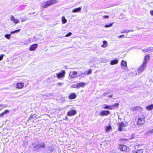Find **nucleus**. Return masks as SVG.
Returning a JSON list of instances; mask_svg holds the SVG:
<instances>
[{"mask_svg": "<svg viewBox=\"0 0 153 153\" xmlns=\"http://www.w3.org/2000/svg\"><path fill=\"white\" fill-rule=\"evenodd\" d=\"M77 111L76 110L71 109L68 111L67 115L68 116H71L75 115Z\"/></svg>", "mask_w": 153, "mask_h": 153, "instance_id": "nucleus-9", "label": "nucleus"}, {"mask_svg": "<svg viewBox=\"0 0 153 153\" xmlns=\"http://www.w3.org/2000/svg\"><path fill=\"white\" fill-rule=\"evenodd\" d=\"M104 18L108 19L109 18V16L108 15L103 16Z\"/></svg>", "mask_w": 153, "mask_h": 153, "instance_id": "nucleus-46", "label": "nucleus"}, {"mask_svg": "<svg viewBox=\"0 0 153 153\" xmlns=\"http://www.w3.org/2000/svg\"><path fill=\"white\" fill-rule=\"evenodd\" d=\"M38 14V13H37L36 14V15H37Z\"/></svg>", "mask_w": 153, "mask_h": 153, "instance_id": "nucleus-55", "label": "nucleus"}, {"mask_svg": "<svg viewBox=\"0 0 153 153\" xmlns=\"http://www.w3.org/2000/svg\"><path fill=\"white\" fill-rule=\"evenodd\" d=\"M146 52H149V51L152 52L153 51V48L152 47H149L146 48Z\"/></svg>", "mask_w": 153, "mask_h": 153, "instance_id": "nucleus-32", "label": "nucleus"}, {"mask_svg": "<svg viewBox=\"0 0 153 153\" xmlns=\"http://www.w3.org/2000/svg\"><path fill=\"white\" fill-rule=\"evenodd\" d=\"M150 13L152 16H153V10H152L150 11Z\"/></svg>", "mask_w": 153, "mask_h": 153, "instance_id": "nucleus-48", "label": "nucleus"}, {"mask_svg": "<svg viewBox=\"0 0 153 153\" xmlns=\"http://www.w3.org/2000/svg\"><path fill=\"white\" fill-rule=\"evenodd\" d=\"M65 70H62L59 73L56 74L57 77L59 79H61L62 78H64L65 75Z\"/></svg>", "mask_w": 153, "mask_h": 153, "instance_id": "nucleus-7", "label": "nucleus"}, {"mask_svg": "<svg viewBox=\"0 0 153 153\" xmlns=\"http://www.w3.org/2000/svg\"><path fill=\"white\" fill-rule=\"evenodd\" d=\"M135 134L133 133L131 135V138L133 139L135 138Z\"/></svg>", "mask_w": 153, "mask_h": 153, "instance_id": "nucleus-41", "label": "nucleus"}, {"mask_svg": "<svg viewBox=\"0 0 153 153\" xmlns=\"http://www.w3.org/2000/svg\"><path fill=\"white\" fill-rule=\"evenodd\" d=\"M91 72H92L91 70V69H89L88 70L86 71L85 72V74L86 73L87 74L89 75V74H91Z\"/></svg>", "mask_w": 153, "mask_h": 153, "instance_id": "nucleus-36", "label": "nucleus"}, {"mask_svg": "<svg viewBox=\"0 0 153 153\" xmlns=\"http://www.w3.org/2000/svg\"><path fill=\"white\" fill-rule=\"evenodd\" d=\"M118 60L117 59H114L111 60L110 62V64L111 65L117 64L118 63Z\"/></svg>", "mask_w": 153, "mask_h": 153, "instance_id": "nucleus-22", "label": "nucleus"}, {"mask_svg": "<svg viewBox=\"0 0 153 153\" xmlns=\"http://www.w3.org/2000/svg\"><path fill=\"white\" fill-rule=\"evenodd\" d=\"M21 30V29H19L17 30H15L14 31H12L10 32L11 34H14L15 33H19Z\"/></svg>", "mask_w": 153, "mask_h": 153, "instance_id": "nucleus-34", "label": "nucleus"}, {"mask_svg": "<svg viewBox=\"0 0 153 153\" xmlns=\"http://www.w3.org/2000/svg\"><path fill=\"white\" fill-rule=\"evenodd\" d=\"M142 51H143V52H145V51L146 52V49H142Z\"/></svg>", "mask_w": 153, "mask_h": 153, "instance_id": "nucleus-50", "label": "nucleus"}, {"mask_svg": "<svg viewBox=\"0 0 153 153\" xmlns=\"http://www.w3.org/2000/svg\"><path fill=\"white\" fill-rule=\"evenodd\" d=\"M21 19H22V22H25L28 19L23 18H21Z\"/></svg>", "mask_w": 153, "mask_h": 153, "instance_id": "nucleus-40", "label": "nucleus"}, {"mask_svg": "<svg viewBox=\"0 0 153 153\" xmlns=\"http://www.w3.org/2000/svg\"><path fill=\"white\" fill-rule=\"evenodd\" d=\"M141 109V108L139 106L131 107V110L133 111H140Z\"/></svg>", "mask_w": 153, "mask_h": 153, "instance_id": "nucleus-15", "label": "nucleus"}, {"mask_svg": "<svg viewBox=\"0 0 153 153\" xmlns=\"http://www.w3.org/2000/svg\"><path fill=\"white\" fill-rule=\"evenodd\" d=\"M110 114V112L109 110H102L99 114V115L102 117L106 116Z\"/></svg>", "mask_w": 153, "mask_h": 153, "instance_id": "nucleus-10", "label": "nucleus"}, {"mask_svg": "<svg viewBox=\"0 0 153 153\" xmlns=\"http://www.w3.org/2000/svg\"><path fill=\"white\" fill-rule=\"evenodd\" d=\"M145 118L143 115H139L138 120L136 122L137 124L139 126H142L145 123Z\"/></svg>", "mask_w": 153, "mask_h": 153, "instance_id": "nucleus-4", "label": "nucleus"}, {"mask_svg": "<svg viewBox=\"0 0 153 153\" xmlns=\"http://www.w3.org/2000/svg\"><path fill=\"white\" fill-rule=\"evenodd\" d=\"M121 65L123 68L125 69V70H126L128 69V68L127 66V63L126 61H125L123 60H122Z\"/></svg>", "mask_w": 153, "mask_h": 153, "instance_id": "nucleus-12", "label": "nucleus"}, {"mask_svg": "<svg viewBox=\"0 0 153 153\" xmlns=\"http://www.w3.org/2000/svg\"><path fill=\"white\" fill-rule=\"evenodd\" d=\"M33 151L36 152H43L46 145L42 140L37 139L32 144Z\"/></svg>", "mask_w": 153, "mask_h": 153, "instance_id": "nucleus-1", "label": "nucleus"}, {"mask_svg": "<svg viewBox=\"0 0 153 153\" xmlns=\"http://www.w3.org/2000/svg\"><path fill=\"white\" fill-rule=\"evenodd\" d=\"M125 140H127V139L126 140L125 139H123V138H121L120 139V141L121 142H123L124 141H125Z\"/></svg>", "mask_w": 153, "mask_h": 153, "instance_id": "nucleus-45", "label": "nucleus"}, {"mask_svg": "<svg viewBox=\"0 0 153 153\" xmlns=\"http://www.w3.org/2000/svg\"><path fill=\"white\" fill-rule=\"evenodd\" d=\"M117 147L121 151L124 152H127V149H129L128 147L123 144H119L117 146Z\"/></svg>", "mask_w": 153, "mask_h": 153, "instance_id": "nucleus-6", "label": "nucleus"}, {"mask_svg": "<svg viewBox=\"0 0 153 153\" xmlns=\"http://www.w3.org/2000/svg\"><path fill=\"white\" fill-rule=\"evenodd\" d=\"M152 133H153V129L148 131L145 133V134L147 136H149Z\"/></svg>", "mask_w": 153, "mask_h": 153, "instance_id": "nucleus-23", "label": "nucleus"}, {"mask_svg": "<svg viewBox=\"0 0 153 153\" xmlns=\"http://www.w3.org/2000/svg\"><path fill=\"white\" fill-rule=\"evenodd\" d=\"M10 19L11 21H13V22L15 24H17L19 23V20L17 19H15L14 17L13 16H11L10 18Z\"/></svg>", "mask_w": 153, "mask_h": 153, "instance_id": "nucleus-13", "label": "nucleus"}, {"mask_svg": "<svg viewBox=\"0 0 153 153\" xmlns=\"http://www.w3.org/2000/svg\"><path fill=\"white\" fill-rule=\"evenodd\" d=\"M134 30H128L127 29H124L123 31L121 32V33H127L129 32H133Z\"/></svg>", "mask_w": 153, "mask_h": 153, "instance_id": "nucleus-24", "label": "nucleus"}, {"mask_svg": "<svg viewBox=\"0 0 153 153\" xmlns=\"http://www.w3.org/2000/svg\"><path fill=\"white\" fill-rule=\"evenodd\" d=\"M146 62H143L141 65L138 68V73L142 72L146 68L147 64Z\"/></svg>", "mask_w": 153, "mask_h": 153, "instance_id": "nucleus-8", "label": "nucleus"}, {"mask_svg": "<svg viewBox=\"0 0 153 153\" xmlns=\"http://www.w3.org/2000/svg\"><path fill=\"white\" fill-rule=\"evenodd\" d=\"M103 44L101 45V47L103 48L105 47L107 45V42L106 41L104 40L103 41Z\"/></svg>", "mask_w": 153, "mask_h": 153, "instance_id": "nucleus-28", "label": "nucleus"}, {"mask_svg": "<svg viewBox=\"0 0 153 153\" xmlns=\"http://www.w3.org/2000/svg\"><path fill=\"white\" fill-rule=\"evenodd\" d=\"M28 41H30V40H28Z\"/></svg>", "mask_w": 153, "mask_h": 153, "instance_id": "nucleus-57", "label": "nucleus"}, {"mask_svg": "<svg viewBox=\"0 0 153 153\" xmlns=\"http://www.w3.org/2000/svg\"><path fill=\"white\" fill-rule=\"evenodd\" d=\"M9 111L8 110H6L2 113L0 114V117H3L4 116L6 115L7 114L9 113Z\"/></svg>", "mask_w": 153, "mask_h": 153, "instance_id": "nucleus-21", "label": "nucleus"}, {"mask_svg": "<svg viewBox=\"0 0 153 153\" xmlns=\"http://www.w3.org/2000/svg\"><path fill=\"white\" fill-rule=\"evenodd\" d=\"M38 44H35L31 45L29 48L30 51H33L35 50L37 48Z\"/></svg>", "mask_w": 153, "mask_h": 153, "instance_id": "nucleus-14", "label": "nucleus"}, {"mask_svg": "<svg viewBox=\"0 0 153 153\" xmlns=\"http://www.w3.org/2000/svg\"><path fill=\"white\" fill-rule=\"evenodd\" d=\"M35 36L33 38L34 39H35Z\"/></svg>", "mask_w": 153, "mask_h": 153, "instance_id": "nucleus-54", "label": "nucleus"}, {"mask_svg": "<svg viewBox=\"0 0 153 153\" xmlns=\"http://www.w3.org/2000/svg\"><path fill=\"white\" fill-rule=\"evenodd\" d=\"M143 149L138 150L136 152V153H143Z\"/></svg>", "mask_w": 153, "mask_h": 153, "instance_id": "nucleus-37", "label": "nucleus"}, {"mask_svg": "<svg viewBox=\"0 0 153 153\" xmlns=\"http://www.w3.org/2000/svg\"><path fill=\"white\" fill-rule=\"evenodd\" d=\"M68 119V117H65L64 118V120H67Z\"/></svg>", "mask_w": 153, "mask_h": 153, "instance_id": "nucleus-49", "label": "nucleus"}, {"mask_svg": "<svg viewBox=\"0 0 153 153\" xmlns=\"http://www.w3.org/2000/svg\"><path fill=\"white\" fill-rule=\"evenodd\" d=\"M118 131H125L126 129L125 128V127L126 126V124L123 122L119 123H118Z\"/></svg>", "mask_w": 153, "mask_h": 153, "instance_id": "nucleus-5", "label": "nucleus"}, {"mask_svg": "<svg viewBox=\"0 0 153 153\" xmlns=\"http://www.w3.org/2000/svg\"><path fill=\"white\" fill-rule=\"evenodd\" d=\"M111 129V127L110 126H108L106 127L105 131L106 132L109 131L110 129Z\"/></svg>", "mask_w": 153, "mask_h": 153, "instance_id": "nucleus-35", "label": "nucleus"}, {"mask_svg": "<svg viewBox=\"0 0 153 153\" xmlns=\"http://www.w3.org/2000/svg\"><path fill=\"white\" fill-rule=\"evenodd\" d=\"M82 7H80L78 8H75L73 9L72 10V12L73 13H78L79 12L81 9H82Z\"/></svg>", "mask_w": 153, "mask_h": 153, "instance_id": "nucleus-18", "label": "nucleus"}, {"mask_svg": "<svg viewBox=\"0 0 153 153\" xmlns=\"http://www.w3.org/2000/svg\"><path fill=\"white\" fill-rule=\"evenodd\" d=\"M47 149L49 153H52L53 152V151L54 150V147L52 146H48Z\"/></svg>", "mask_w": 153, "mask_h": 153, "instance_id": "nucleus-20", "label": "nucleus"}, {"mask_svg": "<svg viewBox=\"0 0 153 153\" xmlns=\"http://www.w3.org/2000/svg\"><path fill=\"white\" fill-rule=\"evenodd\" d=\"M11 36V34L6 33L4 35V37L8 39H10Z\"/></svg>", "mask_w": 153, "mask_h": 153, "instance_id": "nucleus-29", "label": "nucleus"}, {"mask_svg": "<svg viewBox=\"0 0 153 153\" xmlns=\"http://www.w3.org/2000/svg\"><path fill=\"white\" fill-rule=\"evenodd\" d=\"M124 35H120V36H118V37L119 38H125V36H124Z\"/></svg>", "mask_w": 153, "mask_h": 153, "instance_id": "nucleus-47", "label": "nucleus"}, {"mask_svg": "<svg viewBox=\"0 0 153 153\" xmlns=\"http://www.w3.org/2000/svg\"><path fill=\"white\" fill-rule=\"evenodd\" d=\"M62 21L63 24H65L66 23L67 20L66 19L64 16H62Z\"/></svg>", "mask_w": 153, "mask_h": 153, "instance_id": "nucleus-31", "label": "nucleus"}, {"mask_svg": "<svg viewBox=\"0 0 153 153\" xmlns=\"http://www.w3.org/2000/svg\"><path fill=\"white\" fill-rule=\"evenodd\" d=\"M35 12H34V13H33V14H35Z\"/></svg>", "mask_w": 153, "mask_h": 153, "instance_id": "nucleus-53", "label": "nucleus"}, {"mask_svg": "<svg viewBox=\"0 0 153 153\" xmlns=\"http://www.w3.org/2000/svg\"><path fill=\"white\" fill-rule=\"evenodd\" d=\"M108 97L110 98H112V95H109Z\"/></svg>", "mask_w": 153, "mask_h": 153, "instance_id": "nucleus-51", "label": "nucleus"}, {"mask_svg": "<svg viewBox=\"0 0 153 153\" xmlns=\"http://www.w3.org/2000/svg\"><path fill=\"white\" fill-rule=\"evenodd\" d=\"M149 55H147L146 56H145L144 58V62H146V64L148 62V61L149 59Z\"/></svg>", "mask_w": 153, "mask_h": 153, "instance_id": "nucleus-26", "label": "nucleus"}, {"mask_svg": "<svg viewBox=\"0 0 153 153\" xmlns=\"http://www.w3.org/2000/svg\"><path fill=\"white\" fill-rule=\"evenodd\" d=\"M146 108L147 110L149 111L152 110L153 108V104L149 105L147 106L146 107Z\"/></svg>", "mask_w": 153, "mask_h": 153, "instance_id": "nucleus-25", "label": "nucleus"}, {"mask_svg": "<svg viewBox=\"0 0 153 153\" xmlns=\"http://www.w3.org/2000/svg\"><path fill=\"white\" fill-rule=\"evenodd\" d=\"M24 84L22 82H19L17 83L16 87L19 89H22L24 87Z\"/></svg>", "mask_w": 153, "mask_h": 153, "instance_id": "nucleus-19", "label": "nucleus"}, {"mask_svg": "<svg viewBox=\"0 0 153 153\" xmlns=\"http://www.w3.org/2000/svg\"><path fill=\"white\" fill-rule=\"evenodd\" d=\"M7 106V105H0V108H1V109L2 108L6 107Z\"/></svg>", "mask_w": 153, "mask_h": 153, "instance_id": "nucleus-38", "label": "nucleus"}, {"mask_svg": "<svg viewBox=\"0 0 153 153\" xmlns=\"http://www.w3.org/2000/svg\"><path fill=\"white\" fill-rule=\"evenodd\" d=\"M119 105L118 103H116L111 105L105 104L103 105L102 108L105 109L112 110L114 109V108H118Z\"/></svg>", "mask_w": 153, "mask_h": 153, "instance_id": "nucleus-3", "label": "nucleus"}, {"mask_svg": "<svg viewBox=\"0 0 153 153\" xmlns=\"http://www.w3.org/2000/svg\"><path fill=\"white\" fill-rule=\"evenodd\" d=\"M113 24H114V22H111V23H110L109 24H106L105 25L104 27H106V28L110 27L113 25Z\"/></svg>", "mask_w": 153, "mask_h": 153, "instance_id": "nucleus-30", "label": "nucleus"}, {"mask_svg": "<svg viewBox=\"0 0 153 153\" xmlns=\"http://www.w3.org/2000/svg\"><path fill=\"white\" fill-rule=\"evenodd\" d=\"M76 97V95L75 93H72L69 96L68 98L69 99L72 100L75 99Z\"/></svg>", "mask_w": 153, "mask_h": 153, "instance_id": "nucleus-16", "label": "nucleus"}, {"mask_svg": "<svg viewBox=\"0 0 153 153\" xmlns=\"http://www.w3.org/2000/svg\"><path fill=\"white\" fill-rule=\"evenodd\" d=\"M77 72L74 71L70 72L69 76L71 78H73L76 77L77 76Z\"/></svg>", "mask_w": 153, "mask_h": 153, "instance_id": "nucleus-11", "label": "nucleus"}, {"mask_svg": "<svg viewBox=\"0 0 153 153\" xmlns=\"http://www.w3.org/2000/svg\"><path fill=\"white\" fill-rule=\"evenodd\" d=\"M4 56V55H3V54H1L0 55V61L3 58Z\"/></svg>", "mask_w": 153, "mask_h": 153, "instance_id": "nucleus-43", "label": "nucleus"}, {"mask_svg": "<svg viewBox=\"0 0 153 153\" xmlns=\"http://www.w3.org/2000/svg\"><path fill=\"white\" fill-rule=\"evenodd\" d=\"M29 14H30V15L31 14V13H30Z\"/></svg>", "mask_w": 153, "mask_h": 153, "instance_id": "nucleus-56", "label": "nucleus"}, {"mask_svg": "<svg viewBox=\"0 0 153 153\" xmlns=\"http://www.w3.org/2000/svg\"><path fill=\"white\" fill-rule=\"evenodd\" d=\"M45 95L47 97H49L50 96H51L52 95V94H50V93H47L45 94Z\"/></svg>", "mask_w": 153, "mask_h": 153, "instance_id": "nucleus-42", "label": "nucleus"}, {"mask_svg": "<svg viewBox=\"0 0 153 153\" xmlns=\"http://www.w3.org/2000/svg\"><path fill=\"white\" fill-rule=\"evenodd\" d=\"M111 90H108L106 92L103 93L102 95H103L104 96H106L107 95H108L110 94H111Z\"/></svg>", "mask_w": 153, "mask_h": 153, "instance_id": "nucleus-27", "label": "nucleus"}, {"mask_svg": "<svg viewBox=\"0 0 153 153\" xmlns=\"http://www.w3.org/2000/svg\"><path fill=\"white\" fill-rule=\"evenodd\" d=\"M86 83L84 82H81L76 84L77 86V88H79L80 87H83L85 86Z\"/></svg>", "mask_w": 153, "mask_h": 153, "instance_id": "nucleus-17", "label": "nucleus"}, {"mask_svg": "<svg viewBox=\"0 0 153 153\" xmlns=\"http://www.w3.org/2000/svg\"><path fill=\"white\" fill-rule=\"evenodd\" d=\"M72 87L73 88H77V86L76 85V84H74L72 86Z\"/></svg>", "mask_w": 153, "mask_h": 153, "instance_id": "nucleus-44", "label": "nucleus"}, {"mask_svg": "<svg viewBox=\"0 0 153 153\" xmlns=\"http://www.w3.org/2000/svg\"><path fill=\"white\" fill-rule=\"evenodd\" d=\"M57 84L58 85H61L62 84V83L59 82V83H57Z\"/></svg>", "mask_w": 153, "mask_h": 153, "instance_id": "nucleus-52", "label": "nucleus"}, {"mask_svg": "<svg viewBox=\"0 0 153 153\" xmlns=\"http://www.w3.org/2000/svg\"><path fill=\"white\" fill-rule=\"evenodd\" d=\"M36 115L35 114H33V115L31 114L29 117V119H35L36 118Z\"/></svg>", "mask_w": 153, "mask_h": 153, "instance_id": "nucleus-33", "label": "nucleus"}, {"mask_svg": "<svg viewBox=\"0 0 153 153\" xmlns=\"http://www.w3.org/2000/svg\"><path fill=\"white\" fill-rule=\"evenodd\" d=\"M72 34V33L71 32H70L68 33L65 36L66 37H68L69 36H70Z\"/></svg>", "mask_w": 153, "mask_h": 153, "instance_id": "nucleus-39", "label": "nucleus"}, {"mask_svg": "<svg viewBox=\"0 0 153 153\" xmlns=\"http://www.w3.org/2000/svg\"><path fill=\"white\" fill-rule=\"evenodd\" d=\"M57 1L56 0H49L47 1L42 4V7L44 8H46L56 3Z\"/></svg>", "mask_w": 153, "mask_h": 153, "instance_id": "nucleus-2", "label": "nucleus"}]
</instances>
